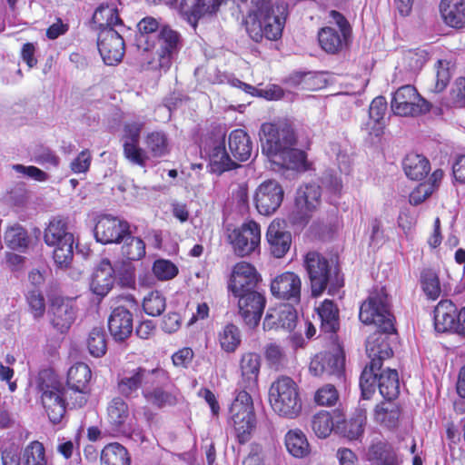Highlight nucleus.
I'll return each mask as SVG.
<instances>
[{
    "mask_svg": "<svg viewBox=\"0 0 465 465\" xmlns=\"http://www.w3.org/2000/svg\"><path fill=\"white\" fill-rule=\"evenodd\" d=\"M122 241V255L126 260L138 261L145 255V243L141 238L132 236L129 232Z\"/></svg>",
    "mask_w": 465,
    "mask_h": 465,
    "instance_id": "49",
    "label": "nucleus"
},
{
    "mask_svg": "<svg viewBox=\"0 0 465 465\" xmlns=\"http://www.w3.org/2000/svg\"><path fill=\"white\" fill-rule=\"evenodd\" d=\"M52 324L61 332L66 331L75 320L74 302L70 299L56 297L52 301Z\"/></svg>",
    "mask_w": 465,
    "mask_h": 465,
    "instance_id": "25",
    "label": "nucleus"
},
{
    "mask_svg": "<svg viewBox=\"0 0 465 465\" xmlns=\"http://www.w3.org/2000/svg\"><path fill=\"white\" fill-rule=\"evenodd\" d=\"M229 423L233 427L235 436L240 443H245L256 427L252 399L249 392L241 391L237 393L229 409Z\"/></svg>",
    "mask_w": 465,
    "mask_h": 465,
    "instance_id": "8",
    "label": "nucleus"
},
{
    "mask_svg": "<svg viewBox=\"0 0 465 465\" xmlns=\"http://www.w3.org/2000/svg\"><path fill=\"white\" fill-rule=\"evenodd\" d=\"M366 351L371 358L369 368H365L360 378V387L361 390L362 397L366 400L370 399L375 391V383L378 381V373L381 367V359L390 356V351H378L374 348L373 342L371 339L368 340L366 344Z\"/></svg>",
    "mask_w": 465,
    "mask_h": 465,
    "instance_id": "21",
    "label": "nucleus"
},
{
    "mask_svg": "<svg viewBox=\"0 0 465 465\" xmlns=\"http://www.w3.org/2000/svg\"><path fill=\"white\" fill-rule=\"evenodd\" d=\"M345 366V355L340 344H334L328 352L314 356L310 363V372L314 376H341Z\"/></svg>",
    "mask_w": 465,
    "mask_h": 465,
    "instance_id": "17",
    "label": "nucleus"
},
{
    "mask_svg": "<svg viewBox=\"0 0 465 465\" xmlns=\"http://www.w3.org/2000/svg\"><path fill=\"white\" fill-rule=\"evenodd\" d=\"M228 240L236 255L248 256L260 249L261 227L254 221H247L231 231Z\"/></svg>",
    "mask_w": 465,
    "mask_h": 465,
    "instance_id": "15",
    "label": "nucleus"
},
{
    "mask_svg": "<svg viewBox=\"0 0 465 465\" xmlns=\"http://www.w3.org/2000/svg\"><path fill=\"white\" fill-rule=\"evenodd\" d=\"M317 313L322 322V330L334 333L339 329V311L333 302L325 300L317 308Z\"/></svg>",
    "mask_w": 465,
    "mask_h": 465,
    "instance_id": "43",
    "label": "nucleus"
},
{
    "mask_svg": "<svg viewBox=\"0 0 465 465\" xmlns=\"http://www.w3.org/2000/svg\"><path fill=\"white\" fill-rule=\"evenodd\" d=\"M102 465H130V458L126 449L120 443L106 445L101 453Z\"/></svg>",
    "mask_w": 465,
    "mask_h": 465,
    "instance_id": "44",
    "label": "nucleus"
},
{
    "mask_svg": "<svg viewBox=\"0 0 465 465\" xmlns=\"http://www.w3.org/2000/svg\"><path fill=\"white\" fill-rule=\"evenodd\" d=\"M422 289L426 295L431 300H436L440 296V286L435 273L426 272L422 275Z\"/></svg>",
    "mask_w": 465,
    "mask_h": 465,
    "instance_id": "60",
    "label": "nucleus"
},
{
    "mask_svg": "<svg viewBox=\"0 0 465 465\" xmlns=\"http://www.w3.org/2000/svg\"><path fill=\"white\" fill-rule=\"evenodd\" d=\"M229 148L235 160L245 162L252 155V143L244 130L236 129L229 135Z\"/></svg>",
    "mask_w": 465,
    "mask_h": 465,
    "instance_id": "34",
    "label": "nucleus"
},
{
    "mask_svg": "<svg viewBox=\"0 0 465 465\" xmlns=\"http://www.w3.org/2000/svg\"><path fill=\"white\" fill-rule=\"evenodd\" d=\"M98 50L106 64L115 65L120 63L125 52L121 31L114 28L102 29L98 36Z\"/></svg>",
    "mask_w": 465,
    "mask_h": 465,
    "instance_id": "19",
    "label": "nucleus"
},
{
    "mask_svg": "<svg viewBox=\"0 0 465 465\" xmlns=\"http://www.w3.org/2000/svg\"><path fill=\"white\" fill-rule=\"evenodd\" d=\"M145 125L142 119L125 122L123 128V149L124 157L132 163L145 167L149 155L140 146V136Z\"/></svg>",
    "mask_w": 465,
    "mask_h": 465,
    "instance_id": "14",
    "label": "nucleus"
},
{
    "mask_svg": "<svg viewBox=\"0 0 465 465\" xmlns=\"http://www.w3.org/2000/svg\"><path fill=\"white\" fill-rule=\"evenodd\" d=\"M452 65L450 61L439 60L436 64V83L433 92L441 93L447 87L452 75Z\"/></svg>",
    "mask_w": 465,
    "mask_h": 465,
    "instance_id": "56",
    "label": "nucleus"
},
{
    "mask_svg": "<svg viewBox=\"0 0 465 465\" xmlns=\"http://www.w3.org/2000/svg\"><path fill=\"white\" fill-rule=\"evenodd\" d=\"M238 299L239 313L250 327L256 326L262 317L265 298L257 291L233 295Z\"/></svg>",
    "mask_w": 465,
    "mask_h": 465,
    "instance_id": "23",
    "label": "nucleus"
},
{
    "mask_svg": "<svg viewBox=\"0 0 465 465\" xmlns=\"http://www.w3.org/2000/svg\"><path fill=\"white\" fill-rule=\"evenodd\" d=\"M45 242L54 248L53 258L60 268H66L74 256V235L68 231L67 221L61 217L52 219L45 231Z\"/></svg>",
    "mask_w": 465,
    "mask_h": 465,
    "instance_id": "6",
    "label": "nucleus"
},
{
    "mask_svg": "<svg viewBox=\"0 0 465 465\" xmlns=\"http://www.w3.org/2000/svg\"><path fill=\"white\" fill-rule=\"evenodd\" d=\"M322 190L317 184H305L298 188L294 207L289 219L294 224L306 223L321 204Z\"/></svg>",
    "mask_w": 465,
    "mask_h": 465,
    "instance_id": "13",
    "label": "nucleus"
},
{
    "mask_svg": "<svg viewBox=\"0 0 465 465\" xmlns=\"http://www.w3.org/2000/svg\"><path fill=\"white\" fill-rule=\"evenodd\" d=\"M87 348L94 357H101L106 351V340L104 331L100 328H94L87 339Z\"/></svg>",
    "mask_w": 465,
    "mask_h": 465,
    "instance_id": "54",
    "label": "nucleus"
},
{
    "mask_svg": "<svg viewBox=\"0 0 465 465\" xmlns=\"http://www.w3.org/2000/svg\"><path fill=\"white\" fill-rule=\"evenodd\" d=\"M108 328L115 340H125L133 331L132 313L124 307L115 308L109 318Z\"/></svg>",
    "mask_w": 465,
    "mask_h": 465,
    "instance_id": "29",
    "label": "nucleus"
},
{
    "mask_svg": "<svg viewBox=\"0 0 465 465\" xmlns=\"http://www.w3.org/2000/svg\"><path fill=\"white\" fill-rule=\"evenodd\" d=\"M92 161L91 153L88 150L82 151L70 163V168L74 173H86Z\"/></svg>",
    "mask_w": 465,
    "mask_h": 465,
    "instance_id": "63",
    "label": "nucleus"
},
{
    "mask_svg": "<svg viewBox=\"0 0 465 465\" xmlns=\"http://www.w3.org/2000/svg\"><path fill=\"white\" fill-rule=\"evenodd\" d=\"M137 27L136 46L147 67L169 70L183 47L182 35L153 16L143 18Z\"/></svg>",
    "mask_w": 465,
    "mask_h": 465,
    "instance_id": "1",
    "label": "nucleus"
},
{
    "mask_svg": "<svg viewBox=\"0 0 465 465\" xmlns=\"http://www.w3.org/2000/svg\"><path fill=\"white\" fill-rule=\"evenodd\" d=\"M403 170L406 175L411 180H421L430 172L429 161L420 154L409 153L403 160Z\"/></svg>",
    "mask_w": 465,
    "mask_h": 465,
    "instance_id": "39",
    "label": "nucleus"
},
{
    "mask_svg": "<svg viewBox=\"0 0 465 465\" xmlns=\"http://www.w3.org/2000/svg\"><path fill=\"white\" fill-rule=\"evenodd\" d=\"M266 240L272 254L276 258H282L290 249L292 235L280 221L274 220L267 229Z\"/></svg>",
    "mask_w": 465,
    "mask_h": 465,
    "instance_id": "27",
    "label": "nucleus"
},
{
    "mask_svg": "<svg viewBox=\"0 0 465 465\" xmlns=\"http://www.w3.org/2000/svg\"><path fill=\"white\" fill-rule=\"evenodd\" d=\"M92 377L89 366L83 362L73 365L67 372V388L88 389Z\"/></svg>",
    "mask_w": 465,
    "mask_h": 465,
    "instance_id": "46",
    "label": "nucleus"
},
{
    "mask_svg": "<svg viewBox=\"0 0 465 465\" xmlns=\"http://www.w3.org/2000/svg\"><path fill=\"white\" fill-rule=\"evenodd\" d=\"M23 465H49L45 449L38 440L30 442L22 453Z\"/></svg>",
    "mask_w": 465,
    "mask_h": 465,
    "instance_id": "47",
    "label": "nucleus"
},
{
    "mask_svg": "<svg viewBox=\"0 0 465 465\" xmlns=\"http://www.w3.org/2000/svg\"><path fill=\"white\" fill-rule=\"evenodd\" d=\"M391 107L394 114L405 117L427 113L430 108L429 103L411 84L403 85L395 91Z\"/></svg>",
    "mask_w": 465,
    "mask_h": 465,
    "instance_id": "12",
    "label": "nucleus"
},
{
    "mask_svg": "<svg viewBox=\"0 0 465 465\" xmlns=\"http://www.w3.org/2000/svg\"><path fill=\"white\" fill-rule=\"evenodd\" d=\"M450 98L452 103L459 107L465 106V78L460 77L455 80L451 91Z\"/></svg>",
    "mask_w": 465,
    "mask_h": 465,
    "instance_id": "64",
    "label": "nucleus"
},
{
    "mask_svg": "<svg viewBox=\"0 0 465 465\" xmlns=\"http://www.w3.org/2000/svg\"><path fill=\"white\" fill-rule=\"evenodd\" d=\"M304 265L309 274L313 296L321 295L329 286V292L333 293L343 285L336 266L331 265L326 258L316 252L305 255Z\"/></svg>",
    "mask_w": 465,
    "mask_h": 465,
    "instance_id": "5",
    "label": "nucleus"
},
{
    "mask_svg": "<svg viewBox=\"0 0 465 465\" xmlns=\"http://www.w3.org/2000/svg\"><path fill=\"white\" fill-rule=\"evenodd\" d=\"M38 390L42 405L54 424L62 421L66 411L64 386L55 381L51 371H44L38 376Z\"/></svg>",
    "mask_w": 465,
    "mask_h": 465,
    "instance_id": "7",
    "label": "nucleus"
},
{
    "mask_svg": "<svg viewBox=\"0 0 465 465\" xmlns=\"http://www.w3.org/2000/svg\"><path fill=\"white\" fill-rule=\"evenodd\" d=\"M165 298L158 291H153L143 298V308L148 315L159 316L165 310Z\"/></svg>",
    "mask_w": 465,
    "mask_h": 465,
    "instance_id": "53",
    "label": "nucleus"
},
{
    "mask_svg": "<svg viewBox=\"0 0 465 465\" xmlns=\"http://www.w3.org/2000/svg\"><path fill=\"white\" fill-rule=\"evenodd\" d=\"M93 20L98 25L100 31L105 28H114V26L123 27L117 8L113 2L111 5H101L95 10Z\"/></svg>",
    "mask_w": 465,
    "mask_h": 465,
    "instance_id": "41",
    "label": "nucleus"
},
{
    "mask_svg": "<svg viewBox=\"0 0 465 465\" xmlns=\"http://www.w3.org/2000/svg\"><path fill=\"white\" fill-rule=\"evenodd\" d=\"M64 393L66 398L67 406L72 408H82L88 401L89 390L64 387Z\"/></svg>",
    "mask_w": 465,
    "mask_h": 465,
    "instance_id": "59",
    "label": "nucleus"
},
{
    "mask_svg": "<svg viewBox=\"0 0 465 465\" xmlns=\"http://www.w3.org/2000/svg\"><path fill=\"white\" fill-rule=\"evenodd\" d=\"M130 419L129 406L120 397L114 398L107 406L106 420L111 427L116 430H123Z\"/></svg>",
    "mask_w": 465,
    "mask_h": 465,
    "instance_id": "35",
    "label": "nucleus"
},
{
    "mask_svg": "<svg viewBox=\"0 0 465 465\" xmlns=\"http://www.w3.org/2000/svg\"><path fill=\"white\" fill-rule=\"evenodd\" d=\"M252 8L245 18V31L256 42L281 38L285 23L286 6L272 0H252Z\"/></svg>",
    "mask_w": 465,
    "mask_h": 465,
    "instance_id": "3",
    "label": "nucleus"
},
{
    "mask_svg": "<svg viewBox=\"0 0 465 465\" xmlns=\"http://www.w3.org/2000/svg\"><path fill=\"white\" fill-rule=\"evenodd\" d=\"M339 400V393L333 385L326 384L317 390L314 401L321 406H334Z\"/></svg>",
    "mask_w": 465,
    "mask_h": 465,
    "instance_id": "58",
    "label": "nucleus"
},
{
    "mask_svg": "<svg viewBox=\"0 0 465 465\" xmlns=\"http://www.w3.org/2000/svg\"><path fill=\"white\" fill-rule=\"evenodd\" d=\"M145 152L149 155V160L159 158L169 153V142L163 132L153 131L148 133L144 137Z\"/></svg>",
    "mask_w": 465,
    "mask_h": 465,
    "instance_id": "42",
    "label": "nucleus"
},
{
    "mask_svg": "<svg viewBox=\"0 0 465 465\" xmlns=\"http://www.w3.org/2000/svg\"><path fill=\"white\" fill-rule=\"evenodd\" d=\"M223 2V0H166L167 5L178 9L193 28L200 18L216 14Z\"/></svg>",
    "mask_w": 465,
    "mask_h": 465,
    "instance_id": "16",
    "label": "nucleus"
},
{
    "mask_svg": "<svg viewBox=\"0 0 465 465\" xmlns=\"http://www.w3.org/2000/svg\"><path fill=\"white\" fill-rule=\"evenodd\" d=\"M288 452L294 458L302 459L311 452L306 435L299 429L290 430L284 437Z\"/></svg>",
    "mask_w": 465,
    "mask_h": 465,
    "instance_id": "38",
    "label": "nucleus"
},
{
    "mask_svg": "<svg viewBox=\"0 0 465 465\" xmlns=\"http://www.w3.org/2000/svg\"><path fill=\"white\" fill-rule=\"evenodd\" d=\"M261 368L260 355L254 352L242 354L240 361L241 380L240 386L244 390H252L257 386Z\"/></svg>",
    "mask_w": 465,
    "mask_h": 465,
    "instance_id": "28",
    "label": "nucleus"
},
{
    "mask_svg": "<svg viewBox=\"0 0 465 465\" xmlns=\"http://www.w3.org/2000/svg\"><path fill=\"white\" fill-rule=\"evenodd\" d=\"M115 281L114 269L108 259H103L94 268L90 288L98 296H105L113 288Z\"/></svg>",
    "mask_w": 465,
    "mask_h": 465,
    "instance_id": "26",
    "label": "nucleus"
},
{
    "mask_svg": "<svg viewBox=\"0 0 465 465\" xmlns=\"http://www.w3.org/2000/svg\"><path fill=\"white\" fill-rule=\"evenodd\" d=\"M366 415L362 411H360L350 420L347 426V435L351 440H356L363 433Z\"/></svg>",
    "mask_w": 465,
    "mask_h": 465,
    "instance_id": "62",
    "label": "nucleus"
},
{
    "mask_svg": "<svg viewBox=\"0 0 465 465\" xmlns=\"http://www.w3.org/2000/svg\"><path fill=\"white\" fill-rule=\"evenodd\" d=\"M262 152L278 166L303 172L308 169L306 153L295 148L297 137L287 123H264L260 130Z\"/></svg>",
    "mask_w": 465,
    "mask_h": 465,
    "instance_id": "2",
    "label": "nucleus"
},
{
    "mask_svg": "<svg viewBox=\"0 0 465 465\" xmlns=\"http://www.w3.org/2000/svg\"><path fill=\"white\" fill-rule=\"evenodd\" d=\"M260 276L249 262H240L232 270L229 290L233 295L255 291Z\"/></svg>",
    "mask_w": 465,
    "mask_h": 465,
    "instance_id": "22",
    "label": "nucleus"
},
{
    "mask_svg": "<svg viewBox=\"0 0 465 465\" xmlns=\"http://www.w3.org/2000/svg\"><path fill=\"white\" fill-rule=\"evenodd\" d=\"M150 377V371L137 368L119 379L118 391L124 397H132L137 393L143 381L144 384L149 383Z\"/></svg>",
    "mask_w": 465,
    "mask_h": 465,
    "instance_id": "33",
    "label": "nucleus"
},
{
    "mask_svg": "<svg viewBox=\"0 0 465 465\" xmlns=\"http://www.w3.org/2000/svg\"><path fill=\"white\" fill-rule=\"evenodd\" d=\"M359 318L364 324H373L383 332L391 333L394 331V317L390 311L387 293L382 288L372 292L361 304Z\"/></svg>",
    "mask_w": 465,
    "mask_h": 465,
    "instance_id": "9",
    "label": "nucleus"
},
{
    "mask_svg": "<svg viewBox=\"0 0 465 465\" xmlns=\"http://www.w3.org/2000/svg\"><path fill=\"white\" fill-rule=\"evenodd\" d=\"M302 281L292 272H285L276 276L271 282V292L273 296L298 302L301 297Z\"/></svg>",
    "mask_w": 465,
    "mask_h": 465,
    "instance_id": "24",
    "label": "nucleus"
},
{
    "mask_svg": "<svg viewBox=\"0 0 465 465\" xmlns=\"http://www.w3.org/2000/svg\"><path fill=\"white\" fill-rule=\"evenodd\" d=\"M457 315V308L452 302L440 301L434 310L435 330L439 332L451 331L455 326Z\"/></svg>",
    "mask_w": 465,
    "mask_h": 465,
    "instance_id": "32",
    "label": "nucleus"
},
{
    "mask_svg": "<svg viewBox=\"0 0 465 465\" xmlns=\"http://www.w3.org/2000/svg\"><path fill=\"white\" fill-rule=\"evenodd\" d=\"M149 383L144 384L142 395L145 401L158 409L173 407L178 403L179 393L163 383L168 380L167 372L163 369L150 371Z\"/></svg>",
    "mask_w": 465,
    "mask_h": 465,
    "instance_id": "10",
    "label": "nucleus"
},
{
    "mask_svg": "<svg viewBox=\"0 0 465 465\" xmlns=\"http://www.w3.org/2000/svg\"><path fill=\"white\" fill-rule=\"evenodd\" d=\"M26 300L34 318H42L45 312L44 296L38 291H32L28 292Z\"/></svg>",
    "mask_w": 465,
    "mask_h": 465,
    "instance_id": "61",
    "label": "nucleus"
},
{
    "mask_svg": "<svg viewBox=\"0 0 465 465\" xmlns=\"http://www.w3.org/2000/svg\"><path fill=\"white\" fill-rule=\"evenodd\" d=\"M177 266L169 260L159 259L153 262V272L161 281H168L178 274Z\"/></svg>",
    "mask_w": 465,
    "mask_h": 465,
    "instance_id": "57",
    "label": "nucleus"
},
{
    "mask_svg": "<svg viewBox=\"0 0 465 465\" xmlns=\"http://www.w3.org/2000/svg\"><path fill=\"white\" fill-rule=\"evenodd\" d=\"M269 401L272 411L280 417L295 419L302 412L299 386L288 376H281L272 383Z\"/></svg>",
    "mask_w": 465,
    "mask_h": 465,
    "instance_id": "4",
    "label": "nucleus"
},
{
    "mask_svg": "<svg viewBox=\"0 0 465 465\" xmlns=\"http://www.w3.org/2000/svg\"><path fill=\"white\" fill-rule=\"evenodd\" d=\"M378 387L382 397L391 401L399 394V376L396 370L385 369L378 375Z\"/></svg>",
    "mask_w": 465,
    "mask_h": 465,
    "instance_id": "40",
    "label": "nucleus"
},
{
    "mask_svg": "<svg viewBox=\"0 0 465 465\" xmlns=\"http://www.w3.org/2000/svg\"><path fill=\"white\" fill-rule=\"evenodd\" d=\"M386 111L387 103L383 97L379 96L372 100L369 110V119L363 127L369 134L380 136L383 133Z\"/></svg>",
    "mask_w": 465,
    "mask_h": 465,
    "instance_id": "31",
    "label": "nucleus"
},
{
    "mask_svg": "<svg viewBox=\"0 0 465 465\" xmlns=\"http://www.w3.org/2000/svg\"><path fill=\"white\" fill-rule=\"evenodd\" d=\"M368 459L376 461L378 465H397L394 452L386 450L382 442L373 444L368 451Z\"/></svg>",
    "mask_w": 465,
    "mask_h": 465,
    "instance_id": "52",
    "label": "nucleus"
},
{
    "mask_svg": "<svg viewBox=\"0 0 465 465\" xmlns=\"http://www.w3.org/2000/svg\"><path fill=\"white\" fill-rule=\"evenodd\" d=\"M220 347L225 352H234L242 341L241 331L234 324L225 325L217 335Z\"/></svg>",
    "mask_w": 465,
    "mask_h": 465,
    "instance_id": "45",
    "label": "nucleus"
},
{
    "mask_svg": "<svg viewBox=\"0 0 465 465\" xmlns=\"http://www.w3.org/2000/svg\"><path fill=\"white\" fill-rule=\"evenodd\" d=\"M296 312L290 306H283L272 312H268L264 322V328L281 327L286 330H292L296 324Z\"/></svg>",
    "mask_w": 465,
    "mask_h": 465,
    "instance_id": "37",
    "label": "nucleus"
},
{
    "mask_svg": "<svg viewBox=\"0 0 465 465\" xmlns=\"http://www.w3.org/2000/svg\"><path fill=\"white\" fill-rule=\"evenodd\" d=\"M283 189L274 180L262 183L256 189L254 203L257 211L262 215H271L280 207L283 200Z\"/></svg>",
    "mask_w": 465,
    "mask_h": 465,
    "instance_id": "20",
    "label": "nucleus"
},
{
    "mask_svg": "<svg viewBox=\"0 0 465 465\" xmlns=\"http://www.w3.org/2000/svg\"><path fill=\"white\" fill-rule=\"evenodd\" d=\"M399 416V408L391 401L377 405L374 411L375 420L387 428H394L398 423Z\"/></svg>",
    "mask_w": 465,
    "mask_h": 465,
    "instance_id": "48",
    "label": "nucleus"
},
{
    "mask_svg": "<svg viewBox=\"0 0 465 465\" xmlns=\"http://www.w3.org/2000/svg\"><path fill=\"white\" fill-rule=\"evenodd\" d=\"M428 60V53L422 49L409 50L402 57V67L411 74L419 73Z\"/></svg>",
    "mask_w": 465,
    "mask_h": 465,
    "instance_id": "51",
    "label": "nucleus"
},
{
    "mask_svg": "<svg viewBox=\"0 0 465 465\" xmlns=\"http://www.w3.org/2000/svg\"><path fill=\"white\" fill-rule=\"evenodd\" d=\"M210 168L213 173H222L236 166L226 152L224 142H214L209 150Z\"/></svg>",
    "mask_w": 465,
    "mask_h": 465,
    "instance_id": "36",
    "label": "nucleus"
},
{
    "mask_svg": "<svg viewBox=\"0 0 465 465\" xmlns=\"http://www.w3.org/2000/svg\"><path fill=\"white\" fill-rule=\"evenodd\" d=\"M129 223L111 214H101L97 217L94 227V237L103 244L117 243L129 233Z\"/></svg>",
    "mask_w": 465,
    "mask_h": 465,
    "instance_id": "18",
    "label": "nucleus"
},
{
    "mask_svg": "<svg viewBox=\"0 0 465 465\" xmlns=\"http://www.w3.org/2000/svg\"><path fill=\"white\" fill-rule=\"evenodd\" d=\"M5 243L12 249H20L27 246L28 236L25 230L19 224L9 227L5 233Z\"/></svg>",
    "mask_w": 465,
    "mask_h": 465,
    "instance_id": "55",
    "label": "nucleus"
},
{
    "mask_svg": "<svg viewBox=\"0 0 465 465\" xmlns=\"http://www.w3.org/2000/svg\"><path fill=\"white\" fill-rule=\"evenodd\" d=\"M329 16L330 23L337 25L338 28L323 27L318 33V40L322 50L328 54H336L346 45L351 27L345 17L339 12L331 11Z\"/></svg>",
    "mask_w": 465,
    "mask_h": 465,
    "instance_id": "11",
    "label": "nucleus"
},
{
    "mask_svg": "<svg viewBox=\"0 0 465 465\" xmlns=\"http://www.w3.org/2000/svg\"><path fill=\"white\" fill-rule=\"evenodd\" d=\"M440 13L443 22L450 27H465V0H441Z\"/></svg>",
    "mask_w": 465,
    "mask_h": 465,
    "instance_id": "30",
    "label": "nucleus"
},
{
    "mask_svg": "<svg viewBox=\"0 0 465 465\" xmlns=\"http://www.w3.org/2000/svg\"><path fill=\"white\" fill-rule=\"evenodd\" d=\"M311 427L317 437L327 438L334 428L332 417L328 411H319L312 418Z\"/></svg>",
    "mask_w": 465,
    "mask_h": 465,
    "instance_id": "50",
    "label": "nucleus"
}]
</instances>
